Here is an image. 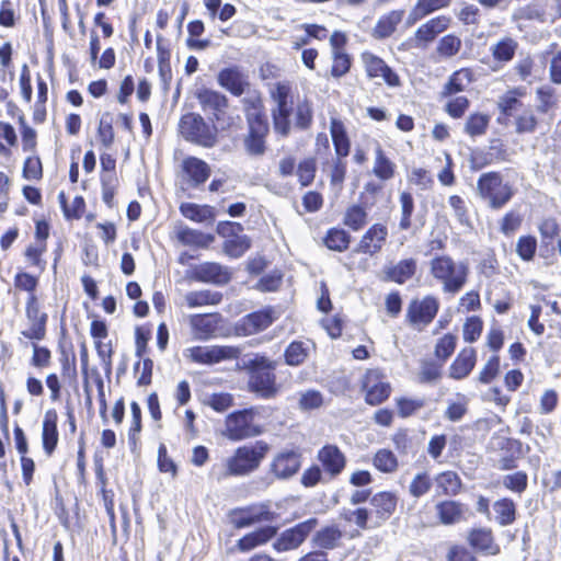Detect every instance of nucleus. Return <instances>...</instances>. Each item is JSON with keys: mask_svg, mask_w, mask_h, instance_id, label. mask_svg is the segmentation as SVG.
<instances>
[{"mask_svg": "<svg viewBox=\"0 0 561 561\" xmlns=\"http://www.w3.org/2000/svg\"><path fill=\"white\" fill-rule=\"evenodd\" d=\"M182 172L186 181L196 186L204 183L210 175L209 165L195 157H187L182 161Z\"/></svg>", "mask_w": 561, "mask_h": 561, "instance_id": "25", "label": "nucleus"}, {"mask_svg": "<svg viewBox=\"0 0 561 561\" xmlns=\"http://www.w3.org/2000/svg\"><path fill=\"white\" fill-rule=\"evenodd\" d=\"M526 95V88L518 87L504 93L497 102L502 114L511 117L517 116L526 106L520 101Z\"/></svg>", "mask_w": 561, "mask_h": 561, "instance_id": "26", "label": "nucleus"}, {"mask_svg": "<svg viewBox=\"0 0 561 561\" xmlns=\"http://www.w3.org/2000/svg\"><path fill=\"white\" fill-rule=\"evenodd\" d=\"M318 520L316 518L307 519L297 524L293 528L284 530L273 543L277 552H285L297 549L316 528Z\"/></svg>", "mask_w": 561, "mask_h": 561, "instance_id": "12", "label": "nucleus"}, {"mask_svg": "<svg viewBox=\"0 0 561 561\" xmlns=\"http://www.w3.org/2000/svg\"><path fill=\"white\" fill-rule=\"evenodd\" d=\"M483 329V322L479 317L472 316L468 318L463 324L462 335L468 343L477 341Z\"/></svg>", "mask_w": 561, "mask_h": 561, "instance_id": "60", "label": "nucleus"}, {"mask_svg": "<svg viewBox=\"0 0 561 561\" xmlns=\"http://www.w3.org/2000/svg\"><path fill=\"white\" fill-rule=\"evenodd\" d=\"M515 131L517 134H531L537 128V118L530 106H526L514 117Z\"/></svg>", "mask_w": 561, "mask_h": 561, "instance_id": "44", "label": "nucleus"}, {"mask_svg": "<svg viewBox=\"0 0 561 561\" xmlns=\"http://www.w3.org/2000/svg\"><path fill=\"white\" fill-rule=\"evenodd\" d=\"M461 48V39L456 35L448 34L444 36L437 44V53L442 57H453L455 56Z\"/></svg>", "mask_w": 561, "mask_h": 561, "instance_id": "54", "label": "nucleus"}, {"mask_svg": "<svg viewBox=\"0 0 561 561\" xmlns=\"http://www.w3.org/2000/svg\"><path fill=\"white\" fill-rule=\"evenodd\" d=\"M537 250V240L531 236H522L516 243V253L524 261H530Z\"/></svg>", "mask_w": 561, "mask_h": 561, "instance_id": "58", "label": "nucleus"}, {"mask_svg": "<svg viewBox=\"0 0 561 561\" xmlns=\"http://www.w3.org/2000/svg\"><path fill=\"white\" fill-rule=\"evenodd\" d=\"M330 134L334 145L335 154L339 157H347L350 153L351 142L344 123L336 117H331Z\"/></svg>", "mask_w": 561, "mask_h": 561, "instance_id": "32", "label": "nucleus"}, {"mask_svg": "<svg viewBox=\"0 0 561 561\" xmlns=\"http://www.w3.org/2000/svg\"><path fill=\"white\" fill-rule=\"evenodd\" d=\"M469 267L449 255H437L430 261V275L444 293L457 294L465 286Z\"/></svg>", "mask_w": 561, "mask_h": 561, "instance_id": "2", "label": "nucleus"}, {"mask_svg": "<svg viewBox=\"0 0 561 561\" xmlns=\"http://www.w3.org/2000/svg\"><path fill=\"white\" fill-rule=\"evenodd\" d=\"M250 134L244 140L247 152L251 156H261L265 151L264 137L268 127L262 118L259 107L253 106V113L249 114Z\"/></svg>", "mask_w": 561, "mask_h": 561, "instance_id": "13", "label": "nucleus"}, {"mask_svg": "<svg viewBox=\"0 0 561 561\" xmlns=\"http://www.w3.org/2000/svg\"><path fill=\"white\" fill-rule=\"evenodd\" d=\"M275 320L271 309L245 316L238 324L237 331L242 335H252L268 328Z\"/></svg>", "mask_w": 561, "mask_h": 561, "instance_id": "21", "label": "nucleus"}, {"mask_svg": "<svg viewBox=\"0 0 561 561\" xmlns=\"http://www.w3.org/2000/svg\"><path fill=\"white\" fill-rule=\"evenodd\" d=\"M500 374V357L497 355L491 356L484 366L481 368L478 380L481 383L488 385L492 382Z\"/></svg>", "mask_w": 561, "mask_h": 561, "instance_id": "56", "label": "nucleus"}, {"mask_svg": "<svg viewBox=\"0 0 561 561\" xmlns=\"http://www.w3.org/2000/svg\"><path fill=\"white\" fill-rule=\"evenodd\" d=\"M343 537V531L339 526L331 524L319 529L313 538L312 542L316 547L321 549H334L339 546Z\"/></svg>", "mask_w": 561, "mask_h": 561, "instance_id": "35", "label": "nucleus"}, {"mask_svg": "<svg viewBox=\"0 0 561 561\" xmlns=\"http://www.w3.org/2000/svg\"><path fill=\"white\" fill-rule=\"evenodd\" d=\"M58 415L55 410L46 411L43 420L42 440L45 453L50 456L58 444Z\"/></svg>", "mask_w": 561, "mask_h": 561, "instance_id": "28", "label": "nucleus"}, {"mask_svg": "<svg viewBox=\"0 0 561 561\" xmlns=\"http://www.w3.org/2000/svg\"><path fill=\"white\" fill-rule=\"evenodd\" d=\"M360 58L369 78L381 79L390 87H398L400 84L399 76L380 57L365 51Z\"/></svg>", "mask_w": 561, "mask_h": 561, "instance_id": "14", "label": "nucleus"}, {"mask_svg": "<svg viewBox=\"0 0 561 561\" xmlns=\"http://www.w3.org/2000/svg\"><path fill=\"white\" fill-rule=\"evenodd\" d=\"M477 192L494 209L503 207L514 194L512 185L499 172L482 173L477 183Z\"/></svg>", "mask_w": 561, "mask_h": 561, "instance_id": "5", "label": "nucleus"}, {"mask_svg": "<svg viewBox=\"0 0 561 561\" xmlns=\"http://www.w3.org/2000/svg\"><path fill=\"white\" fill-rule=\"evenodd\" d=\"M217 125H208L205 119L196 113H187L182 116L179 124L180 134L187 140L203 147L210 148L217 142Z\"/></svg>", "mask_w": 561, "mask_h": 561, "instance_id": "7", "label": "nucleus"}, {"mask_svg": "<svg viewBox=\"0 0 561 561\" xmlns=\"http://www.w3.org/2000/svg\"><path fill=\"white\" fill-rule=\"evenodd\" d=\"M241 350L230 345H196L183 351V356L195 364L215 365L225 360L237 359Z\"/></svg>", "mask_w": 561, "mask_h": 561, "instance_id": "8", "label": "nucleus"}, {"mask_svg": "<svg viewBox=\"0 0 561 561\" xmlns=\"http://www.w3.org/2000/svg\"><path fill=\"white\" fill-rule=\"evenodd\" d=\"M343 222L351 229L357 231L367 222V211L360 205L350 206L344 215Z\"/></svg>", "mask_w": 561, "mask_h": 561, "instance_id": "47", "label": "nucleus"}, {"mask_svg": "<svg viewBox=\"0 0 561 561\" xmlns=\"http://www.w3.org/2000/svg\"><path fill=\"white\" fill-rule=\"evenodd\" d=\"M378 518L383 522L388 519L396 510L397 499L390 492H380L373 496L370 501Z\"/></svg>", "mask_w": 561, "mask_h": 561, "instance_id": "39", "label": "nucleus"}, {"mask_svg": "<svg viewBox=\"0 0 561 561\" xmlns=\"http://www.w3.org/2000/svg\"><path fill=\"white\" fill-rule=\"evenodd\" d=\"M58 201L64 209L67 218L79 219L84 210V199L81 196H76L70 205H67L66 195L64 192L58 194Z\"/></svg>", "mask_w": 561, "mask_h": 561, "instance_id": "53", "label": "nucleus"}, {"mask_svg": "<svg viewBox=\"0 0 561 561\" xmlns=\"http://www.w3.org/2000/svg\"><path fill=\"white\" fill-rule=\"evenodd\" d=\"M516 48L517 44L515 41L504 38L492 47V55L495 60L507 62L514 57Z\"/></svg>", "mask_w": 561, "mask_h": 561, "instance_id": "51", "label": "nucleus"}, {"mask_svg": "<svg viewBox=\"0 0 561 561\" xmlns=\"http://www.w3.org/2000/svg\"><path fill=\"white\" fill-rule=\"evenodd\" d=\"M316 345L310 340L294 341L284 352L285 362L289 366L302 365L310 354L314 351Z\"/></svg>", "mask_w": 561, "mask_h": 561, "instance_id": "29", "label": "nucleus"}, {"mask_svg": "<svg viewBox=\"0 0 561 561\" xmlns=\"http://www.w3.org/2000/svg\"><path fill=\"white\" fill-rule=\"evenodd\" d=\"M457 401H450L445 416L453 422L459 421L467 412L468 399L463 394H457Z\"/></svg>", "mask_w": 561, "mask_h": 561, "instance_id": "64", "label": "nucleus"}, {"mask_svg": "<svg viewBox=\"0 0 561 561\" xmlns=\"http://www.w3.org/2000/svg\"><path fill=\"white\" fill-rule=\"evenodd\" d=\"M344 158L345 157L336 156L329 170L331 185L337 188L342 187L346 174V162L344 161Z\"/></svg>", "mask_w": 561, "mask_h": 561, "instance_id": "57", "label": "nucleus"}, {"mask_svg": "<svg viewBox=\"0 0 561 561\" xmlns=\"http://www.w3.org/2000/svg\"><path fill=\"white\" fill-rule=\"evenodd\" d=\"M180 210L185 218L196 222L213 221L215 218L214 209L208 205L184 203L181 205Z\"/></svg>", "mask_w": 561, "mask_h": 561, "instance_id": "40", "label": "nucleus"}, {"mask_svg": "<svg viewBox=\"0 0 561 561\" xmlns=\"http://www.w3.org/2000/svg\"><path fill=\"white\" fill-rule=\"evenodd\" d=\"M301 466L300 455L294 450H282L277 453L271 465L270 470L275 478L286 480L297 473Z\"/></svg>", "mask_w": 561, "mask_h": 561, "instance_id": "17", "label": "nucleus"}, {"mask_svg": "<svg viewBox=\"0 0 561 561\" xmlns=\"http://www.w3.org/2000/svg\"><path fill=\"white\" fill-rule=\"evenodd\" d=\"M276 530L273 526H266L248 534L238 541V548L241 551H250L257 546H262L276 535Z\"/></svg>", "mask_w": 561, "mask_h": 561, "instance_id": "36", "label": "nucleus"}, {"mask_svg": "<svg viewBox=\"0 0 561 561\" xmlns=\"http://www.w3.org/2000/svg\"><path fill=\"white\" fill-rule=\"evenodd\" d=\"M256 415L257 412L254 409L230 413L225 419L221 435L231 442H239L262 434V426L255 422Z\"/></svg>", "mask_w": 561, "mask_h": 561, "instance_id": "6", "label": "nucleus"}, {"mask_svg": "<svg viewBox=\"0 0 561 561\" xmlns=\"http://www.w3.org/2000/svg\"><path fill=\"white\" fill-rule=\"evenodd\" d=\"M113 119L110 113H104L100 119L98 135L100 141L105 147H110L114 141Z\"/></svg>", "mask_w": 561, "mask_h": 561, "instance_id": "61", "label": "nucleus"}, {"mask_svg": "<svg viewBox=\"0 0 561 561\" xmlns=\"http://www.w3.org/2000/svg\"><path fill=\"white\" fill-rule=\"evenodd\" d=\"M450 18L438 15L422 24L414 33L412 38L407 39L401 46L404 49L426 48L438 34L446 31L450 25Z\"/></svg>", "mask_w": 561, "mask_h": 561, "instance_id": "10", "label": "nucleus"}, {"mask_svg": "<svg viewBox=\"0 0 561 561\" xmlns=\"http://www.w3.org/2000/svg\"><path fill=\"white\" fill-rule=\"evenodd\" d=\"M439 522L444 525H453L461 520L465 507L456 501H442L435 505Z\"/></svg>", "mask_w": 561, "mask_h": 561, "instance_id": "33", "label": "nucleus"}, {"mask_svg": "<svg viewBox=\"0 0 561 561\" xmlns=\"http://www.w3.org/2000/svg\"><path fill=\"white\" fill-rule=\"evenodd\" d=\"M469 543L477 550L489 553L496 554L499 552V547L494 542L492 531L486 528H477L472 529L468 536Z\"/></svg>", "mask_w": 561, "mask_h": 561, "instance_id": "34", "label": "nucleus"}, {"mask_svg": "<svg viewBox=\"0 0 561 561\" xmlns=\"http://www.w3.org/2000/svg\"><path fill=\"white\" fill-rule=\"evenodd\" d=\"M433 483L434 480L427 472H419L412 478L409 484V492L413 497L419 499L431 490Z\"/></svg>", "mask_w": 561, "mask_h": 561, "instance_id": "49", "label": "nucleus"}, {"mask_svg": "<svg viewBox=\"0 0 561 561\" xmlns=\"http://www.w3.org/2000/svg\"><path fill=\"white\" fill-rule=\"evenodd\" d=\"M435 491L437 495L455 496L462 488V481L457 472L447 470L434 478Z\"/></svg>", "mask_w": 561, "mask_h": 561, "instance_id": "31", "label": "nucleus"}, {"mask_svg": "<svg viewBox=\"0 0 561 561\" xmlns=\"http://www.w3.org/2000/svg\"><path fill=\"white\" fill-rule=\"evenodd\" d=\"M251 247V240L245 234H236L224 243V251L231 257L242 256Z\"/></svg>", "mask_w": 561, "mask_h": 561, "instance_id": "43", "label": "nucleus"}, {"mask_svg": "<svg viewBox=\"0 0 561 561\" xmlns=\"http://www.w3.org/2000/svg\"><path fill=\"white\" fill-rule=\"evenodd\" d=\"M472 82L471 70L463 68L454 72L445 87L447 94L457 93L466 90Z\"/></svg>", "mask_w": 561, "mask_h": 561, "instance_id": "46", "label": "nucleus"}, {"mask_svg": "<svg viewBox=\"0 0 561 561\" xmlns=\"http://www.w3.org/2000/svg\"><path fill=\"white\" fill-rule=\"evenodd\" d=\"M204 404L210 407L216 412L222 413L232 407L233 398L227 392L210 393L205 397Z\"/></svg>", "mask_w": 561, "mask_h": 561, "instance_id": "52", "label": "nucleus"}, {"mask_svg": "<svg viewBox=\"0 0 561 561\" xmlns=\"http://www.w3.org/2000/svg\"><path fill=\"white\" fill-rule=\"evenodd\" d=\"M451 0H417L413 9L410 11L407 24L413 25L425 15L447 7Z\"/></svg>", "mask_w": 561, "mask_h": 561, "instance_id": "37", "label": "nucleus"}, {"mask_svg": "<svg viewBox=\"0 0 561 561\" xmlns=\"http://www.w3.org/2000/svg\"><path fill=\"white\" fill-rule=\"evenodd\" d=\"M174 234L176 240L185 247L208 248L214 241V237L211 234L191 229L186 226L175 227Z\"/></svg>", "mask_w": 561, "mask_h": 561, "instance_id": "27", "label": "nucleus"}, {"mask_svg": "<svg viewBox=\"0 0 561 561\" xmlns=\"http://www.w3.org/2000/svg\"><path fill=\"white\" fill-rule=\"evenodd\" d=\"M373 145L375 152L373 173L381 181H389L396 174V164L386 156L377 140H374Z\"/></svg>", "mask_w": 561, "mask_h": 561, "instance_id": "30", "label": "nucleus"}, {"mask_svg": "<svg viewBox=\"0 0 561 561\" xmlns=\"http://www.w3.org/2000/svg\"><path fill=\"white\" fill-rule=\"evenodd\" d=\"M496 519L500 525L506 526L515 520V504L508 499H503L494 503Z\"/></svg>", "mask_w": 561, "mask_h": 561, "instance_id": "50", "label": "nucleus"}, {"mask_svg": "<svg viewBox=\"0 0 561 561\" xmlns=\"http://www.w3.org/2000/svg\"><path fill=\"white\" fill-rule=\"evenodd\" d=\"M275 364L265 357L253 360V370L251 371L249 387L262 398H272L278 392L275 383L273 369Z\"/></svg>", "mask_w": 561, "mask_h": 561, "instance_id": "9", "label": "nucleus"}, {"mask_svg": "<svg viewBox=\"0 0 561 561\" xmlns=\"http://www.w3.org/2000/svg\"><path fill=\"white\" fill-rule=\"evenodd\" d=\"M362 389L365 392V401L370 405L382 403L391 392L390 383L379 369H368L365 373Z\"/></svg>", "mask_w": 561, "mask_h": 561, "instance_id": "11", "label": "nucleus"}, {"mask_svg": "<svg viewBox=\"0 0 561 561\" xmlns=\"http://www.w3.org/2000/svg\"><path fill=\"white\" fill-rule=\"evenodd\" d=\"M316 170L317 164L313 158H307L298 164L297 175L302 186L311 184L314 179Z\"/></svg>", "mask_w": 561, "mask_h": 561, "instance_id": "63", "label": "nucleus"}, {"mask_svg": "<svg viewBox=\"0 0 561 561\" xmlns=\"http://www.w3.org/2000/svg\"><path fill=\"white\" fill-rule=\"evenodd\" d=\"M404 10H391L377 20L371 30V36L376 39H385L390 37L397 30L398 25L403 21Z\"/></svg>", "mask_w": 561, "mask_h": 561, "instance_id": "23", "label": "nucleus"}, {"mask_svg": "<svg viewBox=\"0 0 561 561\" xmlns=\"http://www.w3.org/2000/svg\"><path fill=\"white\" fill-rule=\"evenodd\" d=\"M416 271V261L414 259H404L398 262L387 272L388 277L398 283L404 284Z\"/></svg>", "mask_w": 561, "mask_h": 561, "instance_id": "41", "label": "nucleus"}, {"mask_svg": "<svg viewBox=\"0 0 561 561\" xmlns=\"http://www.w3.org/2000/svg\"><path fill=\"white\" fill-rule=\"evenodd\" d=\"M351 242L350 234L339 228H332L328 231L325 238H324V244L333 251L343 252L345 251Z\"/></svg>", "mask_w": 561, "mask_h": 561, "instance_id": "45", "label": "nucleus"}, {"mask_svg": "<svg viewBox=\"0 0 561 561\" xmlns=\"http://www.w3.org/2000/svg\"><path fill=\"white\" fill-rule=\"evenodd\" d=\"M195 96L202 111L221 130L233 127L240 121L239 116L229 113L228 99L220 92L199 88L196 90Z\"/></svg>", "mask_w": 561, "mask_h": 561, "instance_id": "3", "label": "nucleus"}, {"mask_svg": "<svg viewBox=\"0 0 561 561\" xmlns=\"http://www.w3.org/2000/svg\"><path fill=\"white\" fill-rule=\"evenodd\" d=\"M184 301L188 308L215 306L221 301V294L211 290H195L184 295Z\"/></svg>", "mask_w": 561, "mask_h": 561, "instance_id": "38", "label": "nucleus"}, {"mask_svg": "<svg viewBox=\"0 0 561 561\" xmlns=\"http://www.w3.org/2000/svg\"><path fill=\"white\" fill-rule=\"evenodd\" d=\"M45 251L46 243L35 242L26 248L24 255L30 265L38 267L39 271H44L45 262L42 260V255Z\"/></svg>", "mask_w": 561, "mask_h": 561, "instance_id": "59", "label": "nucleus"}, {"mask_svg": "<svg viewBox=\"0 0 561 561\" xmlns=\"http://www.w3.org/2000/svg\"><path fill=\"white\" fill-rule=\"evenodd\" d=\"M477 363V353L473 347L462 348L448 368V376L455 380L468 377Z\"/></svg>", "mask_w": 561, "mask_h": 561, "instance_id": "22", "label": "nucleus"}, {"mask_svg": "<svg viewBox=\"0 0 561 561\" xmlns=\"http://www.w3.org/2000/svg\"><path fill=\"white\" fill-rule=\"evenodd\" d=\"M438 308V300L433 296H426L423 299L411 301L407 317L412 324L423 327L435 318Z\"/></svg>", "mask_w": 561, "mask_h": 561, "instance_id": "15", "label": "nucleus"}, {"mask_svg": "<svg viewBox=\"0 0 561 561\" xmlns=\"http://www.w3.org/2000/svg\"><path fill=\"white\" fill-rule=\"evenodd\" d=\"M457 340V335L451 333L442 336L435 345V356L442 360H446L454 353Z\"/></svg>", "mask_w": 561, "mask_h": 561, "instance_id": "55", "label": "nucleus"}, {"mask_svg": "<svg viewBox=\"0 0 561 561\" xmlns=\"http://www.w3.org/2000/svg\"><path fill=\"white\" fill-rule=\"evenodd\" d=\"M218 83L233 95H241L249 85L247 76L237 67L222 69L218 73Z\"/></svg>", "mask_w": 561, "mask_h": 561, "instance_id": "24", "label": "nucleus"}, {"mask_svg": "<svg viewBox=\"0 0 561 561\" xmlns=\"http://www.w3.org/2000/svg\"><path fill=\"white\" fill-rule=\"evenodd\" d=\"M376 469L381 472L391 473L398 468V459L389 449H379L373 459Z\"/></svg>", "mask_w": 561, "mask_h": 561, "instance_id": "48", "label": "nucleus"}, {"mask_svg": "<svg viewBox=\"0 0 561 561\" xmlns=\"http://www.w3.org/2000/svg\"><path fill=\"white\" fill-rule=\"evenodd\" d=\"M271 95L277 106L273 111L274 129L282 136L290 131L291 122L298 127L306 128L312 119L311 104L307 99L295 96L287 82H277L271 89Z\"/></svg>", "mask_w": 561, "mask_h": 561, "instance_id": "1", "label": "nucleus"}, {"mask_svg": "<svg viewBox=\"0 0 561 561\" xmlns=\"http://www.w3.org/2000/svg\"><path fill=\"white\" fill-rule=\"evenodd\" d=\"M387 237V227L381 224H375L364 233L359 243L357 244L356 251L359 253L374 255L382 249Z\"/></svg>", "mask_w": 561, "mask_h": 561, "instance_id": "19", "label": "nucleus"}, {"mask_svg": "<svg viewBox=\"0 0 561 561\" xmlns=\"http://www.w3.org/2000/svg\"><path fill=\"white\" fill-rule=\"evenodd\" d=\"M317 459L330 478L337 477L346 466L345 455L335 445L323 446L318 451Z\"/></svg>", "mask_w": 561, "mask_h": 561, "instance_id": "18", "label": "nucleus"}, {"mask_svg": "<svg viewBox=\"0 0 561 561\" xmlns=\"http://www.w3.org/2000/svg\"><path fill=\"white\" fill-rule=\"evenodd\" d=\"M491 116L484 113H472L466 119L463 130L470 137L482 136L486 133Z\"/></svg>", "mask_w": 561, "mask_h": 561, "instance_id": "42", "label": "nucleus"}, {"mask_svg": "<svg viewBox=\"0 0 561 561\" xmlns=\"http://www.w3.org/2000/svg\"><path fill=\"white\" fill-rule=\"evenodd\" d=\"M270 450L267 443L256 440L238 447L227 459L226 467L230 476H247L255 471Z\"/></svg>", "mask_w": 561, "mask_h": 561, "instance_id": "4", "label": "nucleus"}, {"mask_svg": "<svg viewBox=\"0 0 561 561\" xmlns=\"http://www.w3.org/2000/svg\"><path fill=\"white\" fill-rule=\"evenodd\" d=\"M351 64V57L345 51L332 54L331 76L334 78L345 76L350 71Z\"/></svg>", "mask_w": 561, "mask_h": 561, "instance_id": "62", "label": "nucleus"}, {"mask_svg": "<svg viewBox=\"0 0 561 561\" xmlns=\"http://www.w3.org/2000/svg\"><path fill=\"white\" fill-rule=\"evenodd\" d=\"M188 277L197 282L222 285L230 280L231 275L227 267L218 263L204 262L193 266L188 271Z\"/></svg>", "mask_w": 561, "mask_h": 561, "instance_id": "16", "label": "nucleus"}, {"mask_svg": "<svg viewBox=\"0 0 561 561\" xmlns=\"http://www.w3.org/2000/svg\"><path fill=\"white\" fill-rule=\"evenodd\" d=\"M219 318L217 314H191L188 323L193 339L208 341L216 335Z\"/></svg>", "mask_w": 561, "mask_h": 561, "instance_id": "20", "label": "nucleus"}]
</instances>
